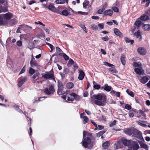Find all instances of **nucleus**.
Segmentation results:
<instances>
[{"instance_id":"nucleus-1","label":"nucleus","mask_w":150,"mask_h":150,"mask_svg":"<svg viewBox=\"0 0 150 150\" xmlns=\"http://www.w3.org/2000/svg\"><path fill=\"white\" fill-rule=\"evenodd\" d=\"M92 135V133L87 131L83 132V139L81 142L82 146L89 149H92L95 144L94 141L91 140V138Z\"/></svg>"},{"instance_id":"nucleus-34","label":"nucleus","mask_w":150,"mask_h":150,"mask_svg":"<svg viewBox=\"0 0 150 150\" xmlns=\"http://www.w3.org/2000/svg\"><path fill=\"white\" fill-rule=\"evenodd\" d=\"M1 7V12H6L8 11L7 7L6 6H2Z\"/></svg>"},{"instance_id":"nucleus-27","label":"nucleus","mask_w":150,"mask_h":150,"mask_svg":"<svg viewBox=\"0 0 150 150\" xmlns=\"http://www.w3.org/2000/svg\"><path fill=\"white\" fill-rule=\"evenodd\" d=\"M142 24V22L140 21L139 18H138L135 21L134 25L137 27H139Z\"/></svg>"},{"instance_id":"nucleus-61","label":"nucleus","mask_w":150,"mask_h":150,"mask_svg":"<svg viewBox=\"0 0 150 150\" xmlns=\"http://www.w3.org/2000/svg\"><path fill=\"white\" fill-rule=\"evenodd\" d=\"M102 39L104 41H107L108 40L109 38L108 36H106L105 37L102 38Z\"/></svg>"},{"instance_id":"nucleus-50","label":"nucleus","mask_w":150,"mask_h":150,"mask_svg":"<svg viewBox=\"0 0 150 150\" xmlns=\"http://www.w3.org/2000/svg\"><path fill=\"white\" fill-rule=\"evenodd\" d=\"M139 113L141 114L142 116L144 117H145L146 115L144 112L142 110H139L138 111Z\"/></svg>"},{"instance_id":"nucleus-45","label":"nucleus","mask_w":150,"mask_h":150,"mask_svg":"<svg viewBox=\"0 0 150 150\" xmlns=\"http://www.w3.org/2000/svg\"><path fill=\"white\" fill-rule=\"evenodd\" d=\"M91 28L92 30H96L98 29V27L95 24H93L91 25Z\"/></svg>"},{"instance_id":"nucleus-26","label":"nucleus","mask_w":150,"mask_h":150,"mask_svg":"<svg viewBox=\"0 0 150 150\" xmlns=\"http://www.w3.org/2000/svg\"><path fill=\"white\" fill-rule=\"evenodd\" d=\"M56 4H64L66 2L67 3H68V0H56L55 1Z\"/></svg>"},{"instance_id":"nucleus-49","label":"nucleus","mask_w":150,"mask_h":150,"mask_svg":"<svg viewBox=\"0 0 150 150\" xmlns=\"http://www.w3.org/2000/svg\"><path fill=\"white\" fill-rule=\"evenodd\" d=\"M62 56L65 60H67L69 59V57L65 53H62Z\"/></svg>"},{"instance_id":"nucleus-30","label":"nucleus","mask_w":150,"mask_h":150,"mask_svg":"<svg viewBox=\"0 0 150 150\" xmlns=\"http://www.w3.org/2000/svg\"><path fill=\"white\" fill-rule=\"evenodd\" d=\"M58 89H63V86L62 82L59 81H58Z\"/></svg>"},{"instance_id":"nucleus-32","label":"nucleus","mask_w":150,"mask_h":150,"mask_svg":"<svg viewBox=\"0 0 150 150\" xmlns=\"http://www.w3.org/2000/svg\"><path fill=\"white\" fill-rule=\"evenodd\" d=\"M125 58V56L124 55H122L120 58L121 62L122 64L124 65H125L126 63Z\"/></svg>"},{"instance_id":"nucleus-43","label":"nucleus","mask_w":150,"mask_h":150,"mask_svg":"<svg viewBox=\"0 0 150 150\" xmlns=\"http://www.w3.org/2000/svg\"><path fill=\"white\" fill-rule=\"evenodd\" d=\"M48 89L50 91V92L53 94L55 90L54 89L53 86L52 85H51L50 86Z\"/></svg>"},{"instance_id":"nucleus-2","label":"nucleus","mask_w":150,"mask_h":150,"mask_svg":"<svg viewBox=\"0 0 150 150\" xmlns=\"http://www.w3.org/2000/svg\"><path fill=\"white\" fill-rule=\"evenodd\" d=\"M91 102L92 103L100 106H103L106 101V96L103 93H99L97 95H94L90 98Z\"/></svg>"},{"instance_id":"nucleus-64","label":"nucleus","mask_w":150,"mask_h":150,"mask_svg":"<svg viewBox=\"0 0 150 150\" xmlns=\"http://www.w3.org/2000/svg\"><path fill=\"white\" fill-rule=\"evenodd\" d=\"M116 121L115 120H114L112 122L110 123V126L112 127L113 125H115V123L116 122Z\"/></svg>"},{"instance_id":"nucleus-25","label":"nucleus","mask_w":150,"mask_h":150,"mask_svg":"<svg viewBox=\"0 0 150 150\" xmlns=\"http://www.w3.org/2000/svg\"><path fill=\"white\" fill-rule=\"evenodd\" d=\"M143 28L145 31H147L150 29V25L145 24L143 26Z\"/></svg>"},{"instance_id":"nucleus-13","label":"nucleus","mask_w":150,"mask_h":150,"mask_svg":"<svg viewBox=\"0 0 150 150\" xmlns=\"http://www.w3.org/2000/svg\"><path fill=\"white\" fill-rule=\"evenodd\" d=\"M20 27H18L16 31V33H20L21 32H20V29L21 28H30V29L32 28V27L29 26L28 25H21L20 26Z\"/></svg>"},{"instance_id":"nucleus-12","label":"nucleus","mask_w":150,"mask_h":150,"mask_svg":"<svg viewBox=\"0 0 150 150\" xmlns=\"http://www.w3.org/2000/svg\"><path fill=\"white\" fill-rule=\"evenodd\" d=\"M112 88L110 86H109L107 84H105L104 86L101 87V89H104L105 91L107 92L110 91Z\"/></svg>"},{"instance_id":"nucleus-10","label":"nucleus","mask_w":150,"mask_h":150,"mask_svg":"<svg viewBox=\"0 0 150 150\" xmlns=\"http://www.w3.org/2000/svg\"><path fill=\"white\" fill-rule=\"evenodd\" d=\"M4 18L7 20H8L11 18L13 16V15L12 13H8L6 14L2 15Z\"/></svg>"},{"instance_id":"nucleus-54","label":"nucleus","mask_w":150,"mask_h":150,"mask_svg":"<svg viewBox=\"0 0 150 150\" xmlns=\"http://www.w3.org/2000/svg\"><path fill=\"white\" fill-rule=\"evenodd\" d=\"M3 16H0V25H2L4 24Z\"/></svg>"},{"instance_id":"nucleus-58","label":"nucleus","mask_w":150,"mask_h":150,"mask_svg":"<svg viewBox=\"0 0 150 150\" xmlns=\"http://www.w3.org/2000/svg\"><path fill=\"white\" fill-rule=\"evenodd\" d=\"M108 6V4L107 3L105 2L103 5L102 6V8L103 10H104Z\"/></svg>"},{"instance_id":"nucleus-33","label":"nucleus","mask_w":150,"mask_h":150,"mask_svg":"<svg viewBox=\"0 0 150 150\" xmlns=\"http://www.w3.org/2000/svg\"><path fill=\"white\" fill-rule=\"evenodd\" d=\"M133 65L135 67L140 68L141 67L142 65L140 63L134 62L133 64Z\"/></svg>"},{"instance_id":"nucleus-24","label":"nucleus","mask_w":150,"mask_h":150,"mask_svg":"<svg viewBox=\"0 0 150 150\" xmlns=\"http://www.w3.org/2000/svg\"><path fill=\"white\" fill-rule=\"evenodd\" d=\"M106 130H103V131H100L98 133H97L96 134V136L97 137H99L100 136H101V138L102 139H103V137L102 135L104 134L106 132Z\"/></svg>"},{"instance_id":"nucleus-55","label":"nucleus","mask_w":150,"mask_h":150,"mask_svg":"<svg viewBox=\"0 0 150 150\" xmlns=\"http://www.w3.org/2000/svg\"><path fill=\"white\" fill-rule=\"evenodd\" d=\"M16 45L18 47H21L22 45V42L20 40L16 42Z\"/></svg>"},{"instance_id":"nucleus-62","label":"nucleus","mask_w":150,"mask_h":150,"mask_svg":"<svg viewBox=\"0 0 150 150\" xmlns=\"http://www.w3.org/2000/svg\"><path fill=\"white\" fill-rule=\"evenodd\" d=\"M56 49L57 53H61L62 52V50L58 47H56Z\"/></svg>"},{"instance_id":"nucleus-17","label":"nucleus","mask_w":150,"mask_h":150,"mask_svg":"<svg viewBox=\"0 0 150 150\" xmlns=\"http://www.w3.org/2000/svg\"><path fill=\"white\" fill-rule=\"evenodd\" d=\"M122 143L124 144V145L126 146H130L131 142H132V141H130V140H128L126 139H122Z\"/></svg>"},{"instance_id":"nucleus-4","label":"nucleus","mask_w":150,"mask_h":150,"mask_svg":"<svg viewBox=\"0 0 150 150\" xmlns=\"http://www.w3.org/2000/svg\"><path fill=\"white\" fill-rule=\"evenodd\" d=\"M67 96V100L68 101H72L75 99L76 101H78L80 99V97L73 93L70 94V96Z\"/></svg>"},{"instance_id":"nucleus-22","label":"nucleus","mask_w":150,"mask_h":150,"mask_svg":"<svg viewBox=\"0 0 150 150\" xmlns=\"http://www.w3.org/2000/svg\"><path fill=\"white\" fill-rule=\"evenodd\" d=\"M110 142L109 141H107L103 144V147L104 149H107L110 145Z\"/></svg>"},{"instance_id":"nucleus-41","label":"nucleus","mask_w":150,"mask_h":150,"mask_svg":"<svg viewBox=\"0 0 150 150\" xmlns=\"http://www.w3.org/2000/svg\"><path fill=\"white\" fill-rule=\"evenodd\" d=\"M50 91L47 88L45 89L44 93H45L47 95H50L52 94V93L50 92Z\"/></svg>"},{"instance_id":"nucleus-11","label":"nucleus","mask_w":150,"mask_h":150,"mask_svg":"<svg viewBox=\"0 0 150 150\" xmlns=\"http://www.w3.org/2000/svg\"><path fill=\"white\" fill-rule=\"evenodd\" d=\"M137 51L138 53L142 55H145L146 52V50L142 47H139L138 48Z\"/></svg>"},{"instance_id":"nucleus-35","label":"nucleus","mask_w":150,"mask_h":150,"mask_svg":"<svg viewBox=\"0 0 150 150\" xmlns=\"http://www.w3.org/2000/svg\"><path fill=\"white\" fill-rule=\"evenodd\" d=\"M93 88L96 89L98 90L100 88V86L98 85V84H95L96 83V82L95 81H93Z\"/></svg>"},{"instance_id":"nucleus-48","label":"nucleus","mask_w":150,"mask_h":150,"mask_svg":"<svg viewBox=\"0 0 150 150\" xmlns=\"http://www.w3.org/2000/svg\"><path fill=\"white\" fill-rule=\"evenodd\" d=\"M104 64L107 66L112 67V66H114V65L112 64H110L106 62H104Z\"/></svg>"},{"instance_id":"nucleus-3","label":"nucleus","mask_w":150,"mask_h":150,"mask_svg":"<svg viewBox=\"0 0 150 150\" xmlns=\"http://www.w3.org/2000/svg\"><path fill=\"white\" fill-rule=\"evenodd\" d=\"M42 77L46 79H51L56 82L54 74L53 69L48 72H46L45 74L42 75Z\"/></svg>"},{"instance_id":"nucleus-14","label":"nucleus","mask_w":150,"mask_h":150,"mask_svg":"<svg viewBox=\"0 0 150 150\" xmlns=\"http://www.w3.org/2000/svg\"><path fill=\"white\" fill-rule=\"evenodd\" d=\"M85 76V73L82 70H80L79 72V76L78 79L80 80H82L84 78Z\"/></svg>"},{"instance_id":"nucleus-56","label":"nucleus","mask_w":150,"mask_h":150,"mask_svg":"<svg viewBox=\"0 0 150 150\" xmlns=\"http://www.w3.org/2000/svg\"><path fill=\"white\" fill-rule=\"evenodd\" d=\"M25 67H26V66L25 65L24 66L23 68L22 69L21 71L20 72V73H19V74H21L23 73L25 71Z\"/></svg>"},{"instance_id":"nucleus-39","label":"nucleus","mask_w":150,"mask_h":150,"mask_svg":"<svg viewBox=\"0 0 150 150\" xmlns=\"http://www.w3.org/2000/svg\"><path fill=\"white\" fill-rule=\"evenodd\" d=\"M126 92L129 95L132 97H134V93L132 91L127 89L126 90Z\"/></svg>"},{"instance_id":"nucleus-18","label":"nucleus","mask_w":150,"mask_h":150,"mask_svg":"<svg viewBox=\"0 0 150 150\" xmlns=\"http://www.w3.org/2000/svg\"><path fill=\"white\" fill-rule=\"evenodd\" d=\"M113 13L112 11L110 9L107 10L103 12V14L105 16H111Z\"/></svg>"},{"instance_id":"nucleus-44","label":"nucleus","mask_w":150,"mask_h":150,"mask_svg":"<svg viewBox=\"0 0 150 150\" xmlns=\"http://www.w3.org/2000/svg\"><path fill=\"white\" fill-rule=\"evenodd\" d=\"M109 71L113 73H116L117 72L115 69L113 67H112L111 68H110L109 69Z\"/></svg>"},{"instance_id":"nucleus-36","label":"nucleus","mask_w":150,"mask_h":150,"mask_svg":"<svg viewBox=\"0 0 150 150\" xmlns=\"http://www.w3.org/2000/svg\"><path fill=\"white\" fill-rule=\"evenodd\" d=\"M47 8L51 11H53L55 9L54 6L52 4H50L48 6Z\"/></svg>"},{"instance_id":"nucleus-59","label":"nucleus","mask_w":150,"mask_h":150,"mask_svg":"<svg viewBox=\"0 0 150 150\" xmlns=\"http://www.w3.org/2000/svg\"><path fill=\"white\" fill-rule=\"evenodd\" d=\"M125 108L128 110H129L131 108V106L128 104H126L125 106Z\"/></svg>"},{"instance_id":"nucleus-47","label":"nucleus","mask_w":150,"mask_h":150,"mask_svg":"<svg viewBox=\"0 0 150 150\" xmlns=\"http://www.w3.org/2000/svg\"><path fill=\"white\" fill-rule=\"evenodd\" d=\"M35 70L31 68H30L29 69V73L31 74H33L35 73Z\"/></svg>"},{"instance_id":"nucleus-46","label":"nucleus","mask_w":150,"mask_h":150,"mask_svg":"<svg viewBox=\"0 0 150 150\" xmlns=\"http://www.w3.org/2000/svg\"><path fill=\"white\" fill-rule=\"evenodd\" d=\"M64 92L63 91V89H58L57 93L58 95H60L64 94Z\"/></svg>"},{"instance_id":"nucleus-53","label":"nucleus","mask_w":150,"mask_h":150,"mask_svg":"<svg viewBox=\"0 0 150 150\" xmlns=\"http://www.w3.org/2000/svg\"><path fill=\"white\" fill-rule=\"evenodd\" d=\"M74 62L73 60L71 59H70L67 64V65L68 66L69 64H74Z\"/></svg>"},{"instance_id":"nucleus-21","label":"nucleus","mask_w":150,"mask_h":150,"mask_svg":"<svg viewBox=\"0 0 150 150\" xmlns=\"http://www.w3.org/2000/svg\"><path fill=\"white\" fill-rule=\"evenodd\" d=\"M142 141H139V143L140 145L141 148H144L146 150H148V146L146 144H144Z\"/></svg>"},{"instance_id":"nucleus-15","label":"nucleus","mask_w":150,"mask_h":150,"mask_svg":"<svg viewBox=\"0 0 150 150\" xmlns=\"http://www.w3.org/2000/svg\"><path fill=\"white\" fill-rule=\"evenodd\" d=\"M27 76L24 77L22 79H21L18 83V86L19 87H21L23 84L27 80Z\"/></svg>"},{"instance_id":"nucleus-60","label":"nucleus","mask_w":150,"mask_h":150,"mask_svg":"<svg viewBox=\"0 0 150 150\" xmlns=\"http://www.w3.org/2000/svg\"><path fill=\"white\" fill-rule=\"evenodd\" d=\"M98 26L100 29H103L104 27V24L103 23L98 24Z\"/></svg>"},{"instance_id":"nucleus-37","label":"nucleus","mask_w":150,"mask_h":150,"mask_svg":"<svg viewBox=\"0 0 150 150\" xmlns=\"http://www.w3.org/2000/svg\"><path fill=\"white\" fill-rule=\"evenodd\" d=\"M39 80V78L38 77L36 79H32V82L34 83L39 84L40 82Z\"/></svg>"},{"instance_id":"nucleus-51","label":"nucleus","mask_w":150,"mask_h":150,"mask_svg":"<svg viewBox=\"0 0 150 150\" xmlns=\"http://www.w3.org/2000/svg\"><path fill=\"white\" fill-rule=\"evenodd\" d=\"M39 75L40 73L39 72L36 73L32 76V79H34L37 77H38L39 76Z\"/></svg>"},{"instance_id":"nucleus-29","label":"nucleus","mask_w":150,"mask_h":150,"mask_svg":"<svg viewBox=\"0 0 150 150\" xmlns=\"http://www.w3.org/2000/svg\"><path fill=\"white\" fill-rule=\"evenodd\" d=\"M74 84L72 82H69L66 84V86L67 88L71 89L74 86Z\"/></svg>"},{"instance_id":"nucleus-19","label":"nucleus","mask_w":150,"mask_h":150,"mask_svg":"<svg viewBox=\"0 0 150 150\" xmlns=\"http://www.w3.org/2000/svg\"><path fill=\"white\" fill-rule=\"evenodd\" d=\"M114 31L116 35L119 36L121 38L122 37V34L119 29L117 28H115L114 29Z\"/></svg>"},{"instance_id":"nucleus-40","label":"nucleus","mask_w":150,"mask_h":150,"mask_svg":"<svg viewBox=\"0 0 150 150\" xmlns=\"http://www.w3.org/2000/svg\"><path fill=\"white\" fill-rule=\"evenodd\" d=\"M88 4L89 1H88L85 0L83 4V8H86L87 6L88 5Z\"/></svg>"},{"instance_id":"nucleus-20","label":"nucleus","mask_w":150,"mask_h":150,"mask_svg":"<svg viewBox=\"0 0 150 150\" xmlns=\"http://www.w3.org/2000/svg\"><path fill=\"white\" fill-rule=\"evenodd\" d=\"M142 33L139 30H138L137 32L134 33V35L136 36L137 38H139V40H140L142 39L141 35Z\"/></svg>"},{"instance_id":"nucleus-5","label":"nucleus","mask_w":150,"mask_h":150,"mask_svg":"<svg viewBox=\"0 0 150 150\" xmlns=\"http://www.w3.org/2000/svg\"><path fill=\"white\" fill-rule=\"evenodd\" d=\"M133 136L137 138L142 141L144 142V140L142 136V133L140 131L136 129H134L133 131Z\"/></svg>"},{"instance_id":"nucleus-52","label":"nucleus","mask_w":150,"mask_h":150,"mask_svg":"<svg viewBox=\"0 0 150 150\" xmlns=\"http://www.w3.org/2000/svg\"><path fill=\"white\" fill-rule=\"evenodd\" d=\"M112 9L115 12H118L119 11V9L117 7L115 6H113L112 8Z\"/></svg>"},{"instance_id":"nucleus-63","label":"nucleus","mask_w":150,"mask_h":150,"mask_svg":"<svg viewBox=\"0 0 150 150\" xmlns=\"http://www.w3.org/2000/svg\"><path fill=\"white\" fill-rule=\"evenodd\" d=\"M104 10H103V9L102 8L101 9H100L98 10L97 11V13L100 14H101L102 12H103V11H104Z\"/></svg>"},{"instance_id":"nucleus-8","label":"nucleus","mask_w":150,"mask_h":150,"mask_svg":"<svg viewBox=\"0 0 150 150\" xmlns=\"http://www.w3.org/2000/svg\"><path fill=\"white\" fill-rule=\"evenodd\" d=\"M114 148L116 150L122 148L123 147L122 144L120 141H117L114 144Z\"/></svg>"},{"instance_id":"nucleus-7","label":"nucleus","mask_w":150,"mask_h":150,"mask_svg":"<svg viewBox=\"0 0 150 150\" xmlns=\"http://www.w3.org/2000/svg\"><path fill=\"white\" fill-rule=\"evenodd\" d=\"M130 147L133 150H137L139 148V146L136 142L132 141Z\"/></svg>"},{"instance_id":"nucleus-6","label":"nucleus","mask_w":150,"mask_h":150,"mask_svg":"<svg viewBox=\"0 0 150 150\" xmlns=\"http://www.w3.org/2000/svg\"><path fill=\"white\" fill-rule=\"evenodd\" d=\"M71 11L73 12V10L71 8H68L67 9L63 10L61 12L59 13L60 15L64 16H67L69 15V13Z\"/></svg>"},{"instance_id":"nucleus-42","label":"nucleus","mask_w":150,"mask_h":150,"mask_svg":"<svg viewBox=\"0 0 150 150\" xmlns=\"http://www.w3.org/2000/svg\"><path fill=\"white\" fill-rule=\"evenodd\" d=\"M46 44L48 46H49L51 49V50L50 51V52H52L54 50V46L50 44V43L48 42H46Z\"/></svg>"},{"instance_id":"nucleus-31","label":"nucleus","mask_w":150,"mask_h":150,"mask_svg":"<svg viewBox=\"0 0 150 150\" xmlns=\"http://www.w3.org/2000/svg\"><path fill=\"white\" fill-rule=\"evenodd\" d=\"M140 19L142 21H145L149 19V17L148 16L143 15L140 17Z\"/></svg>"},{"instance_id":"nucleus-38","label":"nucleus","mask_w":150,"mask_h":150,"mask_svg":"<svg viewBox=\"0 0 150 150\" xmlns=\"http://www.w3.org/2000/svg\"><path fill=\"white\" fill-rule=\"evenodd\" d=\"M83 123L85 124L88 122V117L86 116H83Z\"/></svg>"},{"instance_id":"nucleus-9","label":"nucleus","mask_w":150,"mask_h":150,"mask_svg":"<svg viewBox=\"0 0 150 150\" xmlns=\"http://www.w3.org/2000/svg\"><path fill=\"white\" fill-rule=\"evenodd\" d=\"M149 80V78L146 76L140 77L139 80L140 82L143 84L146 83Z\"/></svg>"},{"instance_id":"nucleus-16","label":"nucleus","mask_w":150,"mask_h":150,"mask_svg":"<svg viewBox=\"0 0 150 150\" xmlns=\"http://www.w3.org/2000/svg\"><path fill=\"white\" fill-rule=\"evenodd\" d=\"M134 129L132 130L131 129L127 128L124 130L123 132L126 134L129 135H131L133 134V131Z\"/></svg>"},{"instance_id":"nucleus-28","label":"nucleus","mask_w":150,"mask_h":150,"mask_svg":"<svg viewBox=\"0 0 150 150\" xmlns=\"http://www.w3.org/2000/svg\"><path fill=\"white\" fill-rule=\"evenodd\" d=\"M134 71L135 73L138 75H141L142 73V69H141L135 68Z\"/></svg>"},{"instance_id":"nucleus-23","label":"nucleus","mask_w":150,"mask_h":150,"mask_svg":"<svg viewBox=\"0 0 150 150\" xmlns=\"http://www.w3.org/2000/svg\"><path fill=\"white\" fill-rule=\"evenodd\" d=\"M35 58H33L30 61V64L32 67H34V66L37 67L38 66V64L35 61Z\"/></svg>"},{"instance_id":"nucleus-57","label":"nucleus","mask_w":150,"mask_h":150,"mask_svg":"<svg viewBox=\"0 0 150 150\" xmlns=\"http://www.w3.org/2000/svg\"><path fill=\"white\" fill-rule=\"evenodd\" d=\"M78 13L79 14L82 15H87L88 14V12H85L82 11H78Z\"/></svg>"}]
</instances>
